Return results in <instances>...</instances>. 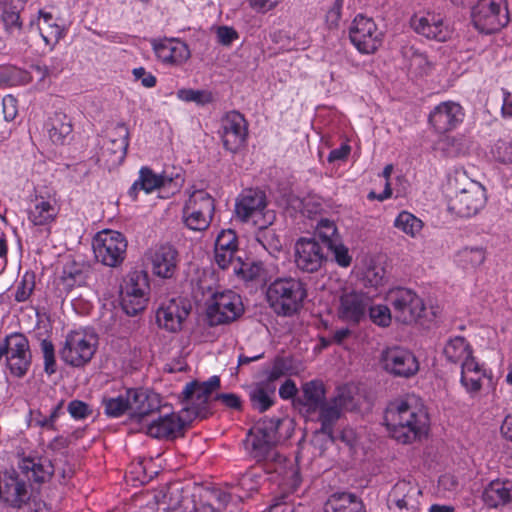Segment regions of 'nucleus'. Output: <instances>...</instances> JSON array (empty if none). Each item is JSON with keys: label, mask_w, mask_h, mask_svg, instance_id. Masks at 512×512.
<instances>
[{"label": "nucleus", "mask_w": 512, "mask_h": 512, "mask_svg": "<svg viewBox=\"0 0 512 512\" xmlns=\"http://www.w3.org/2000/svg\"><path fill=\"white\" fill-rule=\"evenodd\" d=\"M307 297L305 284L295 277H278L266 289L270 308L279 316L290 317L300 311Z\"/></svg>", "instance_id": "f03ea898"}, {"label": "nucleus", "mask_w": 512, "mask_h": 512, "mask_svg": "<svg viewBox=\"0 0 512 512\" xmlns=\"http://www.w3.org/2000/svg\"><path fill=\"white\" fill-rule=\"evenodd\" d=\"M191 305L183 298H173L163 303L156 312L158 325L169 332L181 330L184 320L188 317Z\"/></svg>", "instance_id": "b1692460"}, {"label": "nucleus", "mask_w": 512, "mask_h": 512, "mask_svg": "<svg viewBox=\"0 0 512 512\" xmlns=\"http://www.w3.org/2000/svg\"><path fill=\"white\" fill-rule=\"evenodd\" d=\"M44 358V370L47 374L52 375L56 371L55 350L51 341L44 339L40 344Z\"/></svg>", "instance_id": "5fc2aeb1"}, {"label": "nucleus", "mask_w": 512, "mask_h": 512, "mask_svg": "<svg viewBox=\"0 0 512 512\" xmlns=\"http://www.w3.org/2000/svg\"><path fill=\"white\" fill-rule=\"evenodd\" d=\"M129 145V130L124 123H117L110 129L107 141L102 147V158L109 167L120 165L127 153Z\"/></svg>", "instance_id": "412c9836"}, {"label": "nucleus", "mask_w": 512, "mask_h": 512, "mask_svg": "<svg viewBox=\"0 0 512 512\" xmlns=\"http://www.w3.org/2000/svg\"><path fill=\"white\" fill-rule=\"evenodd\" d=\"M491 153L500 163H512V138L499 139L494 144Z\"/></svg>", "instance_id": "de8ad7c7"}, {"label": "nucleus", "mask_w": 512, "mask_h": 512, "mask_svg": "<svg viewBox=\"0 0 512 512\" xmlns=\"http://www.w3.org/2000/svg\"><path fill=\"white\" fill-rule=\"evenodd\" d=\"M70 415L77 420L85 419L91 415L92 410L89 405L80 400H72L67 406Z\"/></svg>", "instance_id": "bf43d9fd"}, {"label": "nucleus", "mask_w": 512, "mask_h": 512, "mask_svg": "<svg viewBox=\"0 0 512 512\" xmlns=\"http://www.w3.org/2000/svg\"><path fill=\"white\" fill-rule=\"evenodd\" d=\"M192 422L186 413L166 412L143 427L145 433L157 439H173L183 434L187 424Z\"/></svg>", "instance_id": "6ab92c4d"}, {"label": "nucleus", "mask_w": 512, "mask_h": 512, "mask_svg": "<svg viewBox=\"0 0 512 512\" xmlns=\"http://www.w3.org/2000/svg\"><path fill=\"white\" fill-rule=\"evenodd\" d=\"M81 276L79 271L75 273L64 269L62 276L59 279L58 285H63L66 292L70 291L77 283V278Z\"/></svg>", "instance_id": "69168bd1"}, {"label": "nucleus", "mask_w": 512, "mask_h": 512, "mask_svg": "<svg viewBox=\"0 0 512 512\" xmlns=\"http://www.w3.org/2000/svg\"><path fill=\"white\" fill-rule=\"evenodd\" d=\"M353 397L348 388L342 387L337 390V394L317 408L318 421L321 423L319 433L326 435L334 441L333 428L341 417L342 411L352 406Z\"/></svg>", "instance_id": "2eb2a0df"}, {"label": "nucleus", "mask_w": 512, "mask_h": 512, "mask_svg": "<svg viewBox=\"0 0 512 512\" xmlns=\"http://www.w3.org/2000/svg\"><path fill=\"white\" fill-rule=\"evenodd\" d=\"M349 37L360 53L372 54L381 46L383 34L372 18L359 14L350 26Z\"/></svg>", "instance_id": "ddd939ff"}, {"label": "nucleus", "mask_w": 512, "mask_h": 512, "mask_svg": "<svg viewBox=\"0 0 512 512\" xmlns=\"http://www.w3.org/2000/svg\"><path fill=\"white\" fill-rule=\"evenodd\" d=\"M178 99L185 102H194L197 105H206L213 101V94L208 90H195L182 88L177 91Z\"/></svg>", "instance_id": "37998d69"}, {"label": "nucleus", "mask_w": 512, "mask_h": 512, "mask_svg": "<svg viewBox=\"0 0 512 512\" xmlns=\"http://www.w3.org/2000/svg\"><path fill=\"white\" fill-rule=\"evenodd\" d=\"M446 359L454 364L473 360L472 349L464 337L456 336L450 339L443 350Z\"/></svg>", "instance_id": "f704fd0d"}, {"label": "nucleus", "mask_w": 512, "mask_h": 512, "mask_svg": "<svg viewBox=\"0 0 512 512\" xmlns=\"http://www.w3.org/2000/svg\"><path fill=\"white\" fill-rule=\"evenodd\" d=\"M482 500L489 508H498L512 501V482L493 480L482 492Z\"/></svg>", "instance_id": "c756f323"}, {"label": "nucleus", "mask_w": 512, "mask_h": 512, "mask_svg": "<svg viewBox=\"0 0 512 512\" xmlns=\"http://www.w3.org/2000/svg\"><path fill=\"white\" fill-rule=\"evenodd\" d=\"M462 107L453 101L442 102L429 115V122L438 133L454 129L463 120Z\"/></svg>", "instance_id": "393cba45"}, {"label": "nucleus", "mask_w": 512, "mask_h": 512, "mask_svg": "<svg viewBox=\"0 0 512 512\" xmlns=\"http://www.w3.org/2000/svg\"><path fill=\"white\" fill-rule=\"evenodd\" d=\"M3 113L4 118L7 121H12L17 115L16 100L12 96H6L3 98Z\"/></svg>", "instance_id": "338daca9"}, {"label": "nucleus", "mask_w": 512, "mask_h": 512, "mask_svg": "<svg viewBox=\"0 0 512 512\" xmlns=\"http://www.w3.org/2000/svg\"><path fill=\"white\" fill-rule=\"evenodd\" d=\"M149 284L148 280L144 277L136 275L135 277H130L129 281L126 283L125 287L122 291V296H130V295H139L140 293L144 297H148Z\"/></svg>", "instance_id": "8fccbe9b"}, {"label": "nucleus", "mask_w": 512, "mask_h": 512, "mask_svg": "<svg viewBox=\"0 0 512 512\" xmlns=\"http://www.w3.org/2000/svg\"><path fill=\"white\" fill-rule=\"evenodd\" d=\"M243 311L241 297L237 293L227 290L213 294L207 308V317L211 325H221L236 320Z\"/></svg>", "instance_id": "f8f14e48"}, {"label": "nucleus", "mask_w": 512, "mask_h": 512, "mask_svg": "<svg viewBox=\"0 0 512 512\" xmlns=\"http://www.w3.org/2000/svg\"><path fill=\"white\" fill-rule=\"evenodd\" d=\"M220 379L218 376H212L205 382L192 381L185 385L180 399L183 405L181 413H186L187 418L205 419L210 414L208 404L211 395L219 389Z\"/></svg>", "instance_id": "20e7f679"}, {"label": "nucleus", "mask_w": 512, "mask_h": 512, "mask_svg": "<svg viewBox=\"0 0 512 512\" xmlns=\"http://www.w3.org/2000/svg\"><path fill=\"white\" fill-rule=\"evenodd\" d=\"M379 363L383 370L394 377L410 378L419 371L416 356L410 350L398 346L384 349Z\"/></svg>", "instance_id": "4468645a"}, {"label": "nucleus", "mask_w": 512, "mask_h": 512, "mask_svg": "<svg viewBox=\"0 0 512 512\" xmlns=\"http://www.w3.org/2000/svg\"><path fill=\"white\" fill-rule=\"evenodd\" d=\"M35 288L34 274L26 273L16 286L15 300L24 302L29 299Z\"/></svg>", "instance_id": "603ef678"}, {"label": "nucleus", "mask_w": 512, "mask_h": 512, "mask_svg": "<svg viewBox=\"0 0 512 512\" xmlns=\"http://www.w3.org/2000/svg\"><path fill=\"white\" fill-rule=\"evenodd\" d=\"M154 51L160 61L171 65H181L190 58L188 46L179 40L165 39L155 43Z\"/></svg>", "instance_id": "cd10ccee"}, {"label": "nucleus", "mask_w": 512, "mask_h": 512, "mask_svg": "<svg viewBox=\"0 0 512 512\" xmlns=\"http://www.w3.org/2000/svg\"><path fill=\"white\" fill-rule=\"evenodd\" d=\"M1 20L5 30L13 34L22 30V21L20 19V10L11 2L0 3Z\"/></svg>", "instance_id": "ea45409f"}, {"label": "nucleus", "mask_w": 512, "mask_h": 512, "mask_svg": "<svg viewBox=\"0 0 512 512\" xmlns=\"http://www.w3.org/2000/svg\"><path fill=\"white\" fill-rule=\"evenodd\" d=\"M343 0H335L333 6L326 14V21L330 27H336L341 18Z\"/></svg>", "instance_id": "e2e57ef3"}, {"label": "nucleus", "mask_w": 512, "mask_h": 512, "mask_svg": "<svg viewBox=\"0 0 512 512\" xmlns=\"http://www.w3.org/2000/svg\"><path fill=\"white\" fill-rule=\"evenodd\" d=\"M97 349V339L85 331H71L67 334L62 348L61 359L72 367H83L89 363Z\"/></svg>", "instance_id": "1a4fd4ad"}, {"label": "nucleus", "mask_w": 512, "mask_h": 512, "mask_svg": "<svg viewBox=\"0 0 512 512\" xmlns=\"http://www.w3.org/2000/svg\"><path fill=\"white\" fill-rule=\"evenodd\" d=\"M275 391L276 387L272 383H257L249 392V399L252 407L259 412H265L268 410L274 403L273 398Z\"/></svg>", "instance_id": "72a5a7b5"}, {"label": "nucleus", "mask_w": 512, "mask_h": 512, "mask_svg": "<svg viewBox=\"0 0 512 512\" xmlns=\"http://www.w3.org/2000/svg\"><path fill=\"white\" fill-rule=\"evenodd\" d=\"M237 38H238V33L232 27H228V26L218 27L217 39L220 44L229 46Z\"/></svg>", "instance_id": "680f3d73"}, {"label": "nucleus", "mask_w": 512, "mask_h": 512, "mask_svg": "<svg viewBox=\"0 0 512 512\" xmlns=\"http://www.w3.org/2000/svg\"><path fill=\"white\" fill-rule=\"evenodd\" d=\"M325 512H366L361 499L346 492L332 494L324 505Z\"/></svg>", "instance_id": "2f4dec72"}, {"label": "nucleus", "mask_w": 512, "mask_h": 512, "mask_svg": "<svg viewBox=\"0 0 512 512\" xmlns=\"http://www.w3.org/2000/svg\"><path fill=\"white\" fill-rule=\"evenodd\" d=\"M266 195L258 189L244 190L236 200L235 213L242 222L253 221L259 228H268L276 216L274 211L266 210Z\"/></svg>", "instance_id": "423d86ee"}, {"label": "nucleus", "mask_w": 512, "mask_h": 512, "mask_svg": "<svg viewBox=\"0 0 512 512\" xmlns=\"http://www.w3.org/2000/svg\"><path fill=\"white\" fill-rule=\"evenodd\" d=\"M260 231L257 234V241L267 250L271 255L276 256V253L281 252L282 243L279 237L267 228H259Z\"/></svg>", "instance_id": "a18cd8bd"}, {"label": "nucleus", "mask_w": 512, "mask_h": 512, "mask_svg": "<svg viewBox=\"0 0 512 512\" xmlns=\"http://www.w3.org/2000/svg\"><path fill=\"white\" fill-rule=\"evenodd\" d=\"M281 423L279 418L263 419L249 430L245 448L257 462L275 460V445L279 441L278 429Z\"/></svg>", "instance_id": "7ed1b4c3"}, {"label": "nucleus", "mask_w": 512, "mask_h": 512, "mask_svg": "<svg viewBox=\"0 0 512 512\" xmlns=\"http://www.w3.org/2000/svg\"><path fill=\"white\" fill-rule=\"evenodd\" d=\"M92 246L96 259L105 266L118 267L125 259L127 241L120 232H98Z\"/></svg>", "instance_id": "9d476101"}, {"label": "nucleus", "mask_w": 512, "mask_h": 512, "mask_svg": "<svg viewBox=\"0 0 512 512\" xmlns=\"http://www.w3.org/2000/svg\"><path fill=\"white\" fill-rule=\"evenodd\" d=\"M20 468L27 474L28 478H32L36 482H43L46 477L52 474L50 466H47V469H45L43 464L37 463L32 459H24Z\"/></svg>", "instance_id": "c03bdc74"}, {"label": "nucleus", "mask_w": 512, "mask_h": 512, "mask_svg": "<svg viewBox=\"0 0 512 512\" xmlns=\"http://www.w3.org/2000/svg\"><path fill=\"white\" fill-rule=\"evenodd\" d=\"M471 17L474 27L484 34L498 32L510 21L506 0H479Z\"/></svg>", "instance_id": "0eeeda50"}, {"label": "nucleus", "mask_w": 512, "mask_h": 512, "mask_svg": "<svg viewBox=\"0 0 512 512\" xmlns=\"http://www.w3.org/2000/svg\"><path fill=\"white\" fill-rule=\"evenodd\" d=\"M351 152V147L348 144H342L339 148L333 149L328 155V162L345 160Z\"/></svg>", "instance_id": "774afa93"}, {"label": "nucleus", "mask_w": 512, "mask_h": 512, "mask_svg": "<svg viewBox=\"0 0 512 512\" xmlns=\"http://www.w3.org/2000/svg\"><path fill=\"white\" fill-rule=\"evenodd\" d=\"M151 272L162 279H171L175 276L180 256L177 248L170 243H162L151 247L145 253Z\"/></svg>", "instance_id": "dca6fc26"}, {"label": "nucleus", "mask_w": 512, "mask_h": 512, "mask_svg": "<svg viewBox=\"0 0 512 512\" xmlns=\"http://www.w3.org/2000/svg\"><path fill=\"white\" fill-rule=\"evenodd\" d=\"M302 404L306 412L311 414L317 412V408L326 402L324 385L320 381H310L302 386Z\"/></svg>", "instance_id": "c9c22d12"}, {"label": "nucleus", "mask_w": 512, "mask_h": 512, "mask_svg": "<svg viewBox=\"0 0 512 512\" xmlns=\"http://www.w3.org/2000/svg\"><path fill=\"white\" fill-rule=\"evenodd\" d=\"M130 418L139 423L168 405L162 403L160 395L151 390L130 389Z\"/></svg>", "instance_id": "aec40b11"}, {"label": "nucleus", "mask_w": 512, "mask_h": 512, "mask_svg": "<svg viewBox=\"0 0 512 512\" xmlns=\"http://www.w3.org/2000/svg\"><path fill=\"white\" fill-rule=\"evenodd\" d=\"M32 355L30 353H26L19 357H14L12 359H7L6 366L10 371L11 375L21 378L26 375L30 366H31Z\"/></svg>", "instance_id": "49530a36"}, {"label": "nucleus", "mask_w": 512, "mask_h": 512, "mask_svg": "<svg viewBox=\"0 0 512 512\" xmlns=\"http://www.w3.org/2000/svg\"><path fill=\"white\" fill-rule=\"evenodd\" d=\"M148 297L139 295L122 296L121 305L127 315L135 316L146 307Z\"/></svg>", "instance_id": "09e8293b"}, {"label": "nucleus", "mask_w": 512, "mask_h": 512, "mask_svg": "<svg viewBox=\"0 0 512 512\" xmlns=\"http://www.w3.org/2000/svg\"><path fill=\"white\" fill-rule=\"evenodd\" d=\"M130 389L124 395L113 398H104L103 405L105 413L109 417H120L125 412H130Z\"/></svg>", "instance_id": "a19ab883"}, {"label": "nucleus", "mask_w": 512, "mask_h": 512, "mask_svg": "<svg viewBox=\"0 0 512 512\" xmlns=\"http://www.w3.org/2000/svg\"><path fill=\"white\" fill-rule=\"evenodd\" d=\"M72 123L67 115L57 112L50 119L49 138L55 144H64L72 133Z\"/></svg>", "instance_id": "58836bf2"}, {"label": "nucleus", "mask_w": 512, "mask_h": 512, "mask_svg": "<svg viewBox=\"0 0 512 512\" xmlns=\"http://www.w3.org/2000/svg\"><path fill=\"white\" fill-rule=\"evenodd\" d=\"M317 236L322 240L324 245L338 240L337 228L335 223L329 219H321L316 229Z\"/></svg>", "instance_id": "3c124183"}, {"label": "nucleus", "mask_w": 512, "mask_h": 512, "mask_svg": "<svg viewBox=\"0 0 512 512\" xmlns=\"http://www.w3.org/2000/svg\"><path fill=\"white\" fill-rule=\"evenodd\" d=\"M485 372L480 365L473 360L462 363L461 367V383L469 393H477L482 387V379Z\"/></svg>", "instance_id": "e433bc0d"}, {"label": "nucleus", "mask_w": 512, "mask_h": 512, "mask_svg": "<svg viewBox=\"0 0 512 512\" xmlns=\"http://www.w3.org/2000/svg\"><path fill=\"white\" fill-rule=\"evenodd\" d=\"M422 491L418 484L411 480H400L388 495V507L392 512H419Z\"/></svg>", "instance_id": "a211bd4d"}, {"label": "nucleus", "mask_w": 512, "mask_h": 512, "mask_svg": "<svg viewBox=\"0 0 512 512\" xmlns=\"http://www.w3.org/2000/svg\"><path fill=\"white\" fill-rule=\"evenodd\" d=\"M219 134L223 147L231 153H237L246 144L248 123L241 113L230 111L221 119Z\"/></svg>", "instance_id": "f3484780"}, {"label": "nucleus", "mask_w": 512, "mask_h": 512, "mask_svg": "<svg viewBox=\"0 0 512 512\" xmlns=\"http://www.w3.org/2000/svg\"><path fill=\"white\" fill-rule=\"evenodd\" d=\"M20 70L14 66H0V87L14 86L19 81Z\"/></svg>", "instance_id": "13d9d810"}, {"label": "nucleus", "mask_w": 512, "mask_h": 512, "mask_svg": "<svg viewBox=\"0 0 512 512\" xmlns=\"http://www.w3.org/2000/svg\"><path fill=\"white\" fill-rule=\"evenodd\" d=\"M370 298L359 291L343 290L339 298L337 310L340 319L352 323H360L366 316Z\"/></svg>", "instance_id": "5701e85b"}, {"label": "nucleus", "mask_w": 512, "mask_h": 512, "mask_svg": "<svg viewBox=\"0 0 512 512\" xmlns=\"http://www.w3.org/2000/svg\"><path fill=\"white\" fill-rule=\"evenodd\" d=\"M295 264L303 272L318 271L326 256L322 245L314 238H301L295 243Z\"/></svg>", "instance_id": "4be33fe9"}, {"label": "nucleus", "mask_w": 512, "mask_h": 512, "mask_svg": "<svg viewBox=\"0 0 512 512\" xmlns=\"http://www.w3.org/2000/svg\"><path fill=\"white\" fill-rule=\"evenodd\" d=\"M384 423L393 439L411 444L424 438L430 421L422 401L415 395L390 402L385 410Z\"/></svg>", "instance_id": "f257e3e1"}, {"label": "nucleus", "mask_w": 512, "mask_h": 512, "mask_svg": "<svg viewBox=\"0 0 512 512\" xmlns=\"http://www.w3.org/2000/svg\"><path fill=\"white\" fill-rule=\"evenodd\" d=\"M133 75L146 88H152L156 85V77L147 72L143 67L133 69Z\"/></svg>", "instance_id": "0e129e2a"}, {"label": "nucleus", "mask_w": 512, "mask_h": 512, "mask_svg": "<svg viewBox=\"0 0 512 512\" xmlns=\"http://www.w3.org/2000/svg\"><path fill=\"white\" fill-rule=\"evenodd\" d=\"M325 246L333 253L334 259L339 266L348 267L351 264L352 257L349 254V250L339 240L330 242Z\"/></svg>", "instance_id": "864d4df0"}, {"label": "nucleus", "mask_w": 512, "mask_h": 512, "mask_svg": "<svg viewBox=\"0 0 512 512\" xmlns=\"http://www.w3.org/2000/svg\"><path fill=\"white\" fill-rule=\"evenodd\" d=\"M394 226L403 233L411 237H416V235L422 230L423 223L412 213L402 211L396 217Z\"/></svg>", "instance_id": "79ce46f5"}, {"label": "nucleus", "mask_w": 512, "mask_h": 512, "mask_svg": "<svg viewBox=\"0 0 512 512\" xmlns=\"http://www.w3.org/2000/svg\"><path fill=\"white\" fill-rule=\"evenodd\" d=\"M397 321L404 324L416 322L424 312L423 300L411 289L397 287L387 294Z\"/></svg>", "instance_id": "9b49d317"}, {"label": "nucleus", "mask_w": 512, "mask_h": 512, "mask_svg": "<svg viewBox=\"0 0 512 512\" xmlns=\"http://www.w3.org/2000/svg\"><path fill=\"white\" fill-rule=\"evenodd\" d=\"M57 214L55 199L36 196L34 205L29 210V219L34 225H47L54 221Z\"/></svg>", "instance_id": "473e14b6"}, {"label": "nucleus", "mask_w": 512, "mask_h": 512, "mask_svg": "<svg viewBox=\"0 0 512 512\" xmlns=\"http://www.w3.org/2000/svg\"><path fill=\"white\" fill-rule=\"evenodd\" d=\"M0 499L12 507L21 508L29 500L26 483L18 477L4 476L0 480Z\"/></svg>", "instance_id": "c85d7f7f"}, {"label": "nucleus", "mask_w": 512, "mask_h": 512, "mask_svg": "<svg viewBox=\"0 0 512 512\" xmlns=\"http://www.w3.org/2000/svg\"><path fill=\"white\" fill-rule=\"evenodd\" d=\"M461 178L464 186L450 198L448 209L459 217L470 218L477 215L486 205L487 196L485 188L478 182L468 180L465 174L455 177L458 182Z\"/></svg>", "instance_id": "39448f33"}, {"label": "nucleus", "mask_w": 512, "mask_h": 512, "mask_svg": "<svg viewBox=\"0 0 512 512\" xmlns=\"http://www.w3.org/2000/svg\"><path fill=\"white\" fill-rule=\"evenodd\" d=\"M238 251L237 236L232 230H223L215 242V262L221 269H226L230 265L234 266V271L237 272V265L235 263V254Z\"/></svg>", "instance_id": "bb28decb"}, {"label": "nucleus", "mask_w": 512, "mask_h": 512, "mask_svg": "<svg viewBox=\"0 0 512 512\" xmlns=\"http://www.w3.org/2000/svg\"><path fill=\"white\" fill-rule=\"evenodd\" d=\"M411 27L413 30L428 39L437 41H446L449 38L448 27L444 24L440 15L427 12L423 15H414L411 18Z\"/></svg>", "instance_id": "a878e982"}, {"label": "nucleus", "mask_w": 512, "mask_h": 512, "mask_svg": "<svg viewBox=\"0 0 512 512\" xmlns=\"http://www.w3.org/2000/svg\"><path fill=\"white\" fill-rule=\"evenodd\" d=\"M386 270L380 264H371L365 271V280L372 287H379L384 284Z\"/></svg>", "instance_id": "4d7b16f0"}, {"label": "nucleus", "mask_w": 512, "mask_h": 512, "mask_svg": "<svg viewBox=\"0 0 512 512\" xmlns=\"http://www.w3.org/2000/svg\"><path fill=\"white\" fill-rule=\"evenodd\" d=\"M38 30L48 45H55L63 36V28L53 19V15L49 12L39 10L38 12Z\"/></svg>", "instance_id": "4c0bfd02"}, {"label": "nucleus", "mask_w": 512, "mask_h": 512, "mask_svg": "<svg viewBox=\"0 0 512 512\" xmlns=\"http://www.w3.org/2000/svg\"><path fill=\"white\" fill-rule=\"evenodd\" d=\"M172 182V178L156 174L148 167H142L139 171V178L130 187L128 193L133 200L137 198L140 190L151 193L156 189L165 187Z\"/></svg>", "instance_id": "7c9ffc66"}, {"label": "nucleus", "mask_w": 512, "mask_h": 512, "mask_svg": "<svg viewBox=\"0 0 512 512\" xmlns=\"http://www.w3.org/2000/svg\"><path fill=\"white\" fill-rule=\"evenodd\" d=\"M369 317L374 324L386 327L391 322L390 309L385 305H369Z\"/></svg>", "instance_id": "6e6d98bb"}, {"label": "nucleus", "mask_w": 512, "mask_h": 512, "mask_svg": "<svg viewBox=\"0 0 512 512\" xmlns=\"http://www.w3.org/2000/svg\"><path fill=\"white\" fill-rule=\"evenodd\" d=\"M462 255L464 260L473 267L480 266L486 258L485 250L479 247L466 248L463 250Z\"/></svg>", "instance_id": "052dcab7"}, {"label": "nucleus", "mask_w": 512, "mask_h": 512, "mask_svg": "<svg viewBox=\"0 0 512 512\" xmlns=\"http://www.w3.org/2000/svg\"><path fill=\"white\" fill-rule=\"evenodd\" d=\"M214 210V199L207 191L193 190L183 207L184 224L190 230L204 231L210 225Z\"/></svg>", "instance_id": "6e6552de"}]
</instances>
